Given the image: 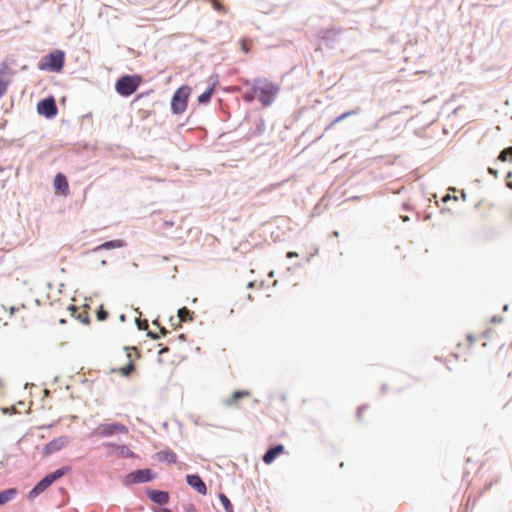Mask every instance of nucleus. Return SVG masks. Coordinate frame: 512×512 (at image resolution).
<instances>
[{
  "instance_id": "nucleus-1",
  "label": "nucleus",
  "mask_w": 512,
  "mask_h": 512,
  "mask_svg": "<svg viewBox=\"0 0 512 512\" xmlns=\"http://www.w3.org/2000/svg\"><path fill=\"white\" fill-rule=\"evenodd\" d=\"M251 91L252 94L245 96V99L251 101L257 98L264 107H267L280 92V86L266 78H256L252 83Z\"/></svg>"
},
{
  "instance_id": "nucleus-2",
  "label": "nucleus",
  "mask_w": 512,
  "mask_h": 512,
  "mask_svg": "<svg viewBox=\"0 0 512 512\" xmlns=\"http://www.w3.org/2000/svg\"><path fill=\"white\" fill-rule=\"evenodd\" d=\"M65 54L61 50H54L44 56L38 64L39 70L60 72L63 69Z\"/></svg>"
},
{
  "instance_id": "nucleus-3",
  "label": "nucleus",
  "mask_w": 512,
  "mask_h": 512,
  "mask_svg": "<svg viewBox=\"0 0 512 512\" xmlns=\"http://www.w3.org/2000/svg\"><path fill=\"white\" fill-rule=\"evenodd\" d=\"M141 83V77L138 75H125L119 78L115 84L118 94L124 97L132 95Z\"/></svg>"
},
{
  "instance_id": "nucleus-4",
  "label": "nucleus",
  "mask_w": 512,
  "mask_h": 512,
  "mask_svg": "<svg viewBox=\"0 0 512 512\" xmlns=\"http://www.w3.org/2000/svg\"><path fill=\"white\" fill-rule=\"evenodd\" d=\"M190 94L191 89L187 85H183L175 91L171 99V110L174 114H182L186 111Z\"/></svg>"
},
{
  "instance_id": "nucleus-5",
  "label": "nucleus",
  "mask_w": 512,
  "mask_h": 512,
  "mask_svg": "<svg viewBox=\"0 0 512 512\" xmlns=\"http://www.w3.org/2000/svg\"><path fill=\"white\" fill-rule=\"evenodd\" d=\"M15 64V60L11 58H6L0 63V98L7 92L8 85L15 75Z\"/></svg>"
},
{
  "instance_id": "nucleus-6",
  "label": "nucleus",
  "mask_w": 512,
  "mask_h": 512,
  "mask_svg": "<svg viewBox=\"0 0 512 512\" xmlns=\"http://www.w3.org/2000/svg\"><path fill=\"white\" fill-rule=\"evenodd\" d=\"M68 468H60L45 476L30 492L29 498L34 499L44 492L55 480L61 478L68 472Z\"/></svg>"
},
{
  "instance_id": "nucleus-7",
  "label": "nucleus",
  "mask_w": 512,
  "mask_h": 512,
  "mask_svg": "<svg viewBox=\"0 0 512 512\" xmlns=\"http://www.w3.org/2000/svg\"><path fill=\"white\" fill-rule=\"evenodd\" d=\"M118 433L126 434L128 433V428L121 423L100 424L96 429H94L92 435L97 437H109Z\"/></svg>"
},
{
  "instance_id": "nucleus-8",
  "label": "nucleus",
  "mask_w": 512,
  "mask_h": 512,
  "mask_svg": "<svg viewBox=\"0 0 512 512\" xmlns=\"http://www.w3.org/2000/svg\"><path fill=\"white\" fill-rule=\"evenodd\" d=\"M37 111L40 115L47 118L54 117L58 112L54 98L49 97L39 101L37 104Z\"/></svg>"
},
{
  "instance_id": "nucleus-9",
  "label": "nucleus",
  "mask_w": 512,
  "mask_h": 512,
  "mask_svg": "<svg viewBox=\"0 0 512 512\" xmlns=\"http://www.w3.org/2000/svg\"><path fill=\"white\" fill-rule=\"evenodd\" d=\"M153 479L152 473L149 469H142L134 471L125 477L124 483L126 485L145 483Z\"/></svg>"
},
{
  "instance_id": "nucleus-10",
  "label": "nucleus",
  "mask_w": 512,
  "mask_h": 512,
  "mask_svg": "<svg viewBox=\"0 0 512 512\" xmlns=\"http://www.w3.org/2000/svg\"><path fill=\"white\" fill-rule=\"evenodd\" d=\"M70 442V439L68 436H60L58 438L53 439L43 449V453L45 455H50L52 453H55L57 451H60L61 449L65 448Z\"/></svg>"
},
{
  "instance_id": "nucleus-11",
  "label": "nucleus",
  "mask_w": 512,
  "mask_h": 512,
  "mask_svg": "<svg viewBox=\"0 0 512 512\" xmlns=\"http://www.w3.org/2000/svg\"><path fill=\"white\" fill-rule=\"evenodd\" d=\"M53 186L55 189V192L62 195L67 196L69 194V184L66 176L62 173L56 174Z\"/></svg>"
},
{
  "instance_id": "nucleus-12",
  "label": "nucleus",
  "mask_w": 512,
  "mask_h": 512,
  "mask_svg": "<svg viewBox=\"0 0 512 512\" xmlns=\"http://www.w3.org/2000/svg\"><path fill=\"white\" fill-rule=\"evenodd\" d=\"M104 447L109 450L110 454H115L119 457H132L133 452L126 446H120L114 443H104Z\"/></svg>"
},
{
  "instance_id": "nucleus-13",
  "label": "nucleus",
  "mask_w": 512,
  "mask_h": 512,
  "mask_svg": "<svg viewBox=\"0 0 512 512\" xmlns=\"http://www.w3.org/2000/svg\"><path fill=\"white\" fill-rule=\"evenodd\" d=\"M187 483L194 488L198 493L205 495L207 493V487L202 479L198 475H187Z\"/></svg>"
},
{
  "instance_id": "nucleus-14",
  "label": "nucleus",
  "mask_w": 512,
  "mask_h": 512,
  "mask_svg": "<svg viewBox=\"0 0 512 512\" xmlns=\"http://www.w3.org/2000/svg\"><path fill=\"white\" fill-rule=\"evenodd\" d=\"M126 245L125 241L122 239H115L108 242H105L97 247H95L92 250L93 254H97L102 250H110V249H116V248H122Z\"/></svg>"
},
{
  "instance_id": "nucleus-15",
  "label": "nucleus",
  "mask_w": 512,
  "mask_h": 512,
  "mask_svg": "<svg viewBox=\"0 0 512 512\" xmlns=\"http://www.w3.org/2000/svg\"><path fill=\"white\" fill-rule=\"evenodd\" d=\"M284 453V446L279 444L271 449H269L263 456V462L265 464H271L276 457Z\"/></svg>"
},
{
  "instance_id": "nucleus-16",
  "label": "nucleus",
  "mask_w": 512,
  "mask_h": 512,
  "mask_svg": "<svg viewBox=\"0 0 512 512\" xmlns=\"http://www.w3.org/2000/svg\"><path fill=\"white\" fill-rule=\"evenodd\" d=\"M149 498L158 504H166L169 501V495L164 491L152 490L148 493Z\"/></svg>"
},
{
  "instance_id": "nucleus-17",
  "label": "nucleus",
  "mask_w": 512,
  "mask_h": 512,
  "mask_svg": "<svg viewBox=\"0 0 512 512\" xmlns=\"http://www.w3.org/2000/svg\"><path fill=\"white\" fill-rule=\"evenodd\" d=\"M249 396H250V393L248 391H235V392H233L231 397L225 401V404L227 406H236L238 404V401L241 398H245V397H249Z\"/></svg>"
},
{
  "instance_id": "nucleus-18",
  "label": "nucleus",
  "mask_w": 512,
  "mask_h": 512,
  "mask_svg": "<svg viewBox=\"0 0 512 512\" xmlns=\"http://www.w3.org/2000/svg\"><path fill=\"white\" fill-rule=\"evenodd\" d=\"M17 495V490L14 488H10L0 492V505H4L5 503L12 500Z\"/></svg>"
},
{
  "instance_id": "nucleus-19",
  "label": "nucleus",
  "mask_w": 512,
  "mask_h": 512,
  "mask_svg": "<svg viewBox=\"0 0 512 512\" xmlns=\"http://www.w3.org/2000/svg\"><path fill=\"white\" fill-rule=\"evenodd\" d=\"M178 317H179V322L180 323L191 321L192 320V313L190 312V310L188 308L183 307V308L178 310Z\"/></svg>"
},
{
  "instance_id": "nucleus-20",
  "label": "nucleus",
  "mask_w": 512,
  "mask_h": 512,
  "mask_svg": "<svg viewBox=\"0 0 512 512\" xmlns=\"http://www.w3.org/2000/svg\"><path fill=\"white\" fill-rule=\"evenodd\" d=\"M213 91H214V88L213 87H210L208 90H206L205 92H203L199 97H198V102L200 104H206L210 101L211 99V96L213 94Z\"/></svg>"
},
{
  "instance_id": "nucleus-21",
  "label": "nucleus",
  "mask_w": 512,
  "mask_h": 512,
  "mask_svg": "<svg viewBox=\"0 0 512 512\" xmlns=\"http://www.w3.org/2000/svg\"><path fill=\"white\" fill-rule=\"evenodd\" d=\"M219 500L222 503V505H223V507H224L226 512H233V506H232L230 500L228 499V497L225 494L221 493L219 495Z\"/></svg>"
},
{
  "instance_id": "nucleus-22",
  "label": "nucleus",
  "mask_w": 512,
  "mask_h": 512,
  "mask_svg": "<svg viewBox=\"0 0 512 512\" xmlns=\"http://www.w3.org/2000/svg\"><path fill=\"white\" fill-rule=\"evenodd\" d=\"M134 369H135V366H134L133 362L130 360L126 366L119 368L118 372L122 376H129L134 371Z\"/></svg>"
},
{
  "instance_id": "nucleus-23",
  "label": "nucleus",
  "mask_w": 512,
  "mask_h": 512,
  "mask_svg": "<svg viewBox=\"0 0 512 512\" xmlns=\"http://www.w3.org/2000/svg\"><path fill=\"white\" fill-rule=\"evenodd\" d=\"M498 159L501 161H507L512 160V147L506 148L501 151L500 155L498 156Z\"/></svg>"
},
{
  "instance_id": "nucleus-24",
  "label": "nucleus",
  "mask_w": 512,
  "mask_h": 512,
  "mask_svg": "<svg viewBox=\"0 0 512 512\" xmlns=\"http://www.w3.org/2000/svg\"><path fill=\"white\" fill-rule=\"evenodd\" d=\"M162 455H163V459L169 463H176V461H177V456L174 452H171V451L163 452Z\"/></svg>"
},
{
  "instance_id": "nucleus-25",
  "label": "nucleus",
  "mask_w": 512,
  "mask_h": 512,
  "mask_svg": "<svg viewBox=\"0 0 512 512\" xmlns=\"http://www.w3.org/2000/svg\"><path fill=\"white\" fill-rule=\"evenodd\" d=\"M107 317H108V313H107V311H105V310L103 309V307L101 306V307H100V309H99V310H98V312H97V319H98L99 321H104V320H106V319H107Z\"/></svg>"
},
{
  "instance_id": "nucleus-26",
  "label": "nucleus",
  "mask_w": 512,
  "mask_h": 512,
  "mask_svg": "<svg viewBox=\"0 0 512 512\" xmlns=\"http://www.w3.org/2000/svg\"><path fill=\"white\" fill-rule=\"evenodd\" d=\"M356 112L355 111H349V112H345L343 114H341L340 116H338L335 120H334V123H338L340 121H342L343 119L355 114Z\"/></svg>"
},
{
  "instance_id": "nucleus-27",
  "label": "nucleus",
  "mask_w": 512,
  "mask_h": 512,
  "mask_svg": "<svg viewBox=\"0 0 512 512\" xmlns=\"http://www.w3.org/2000/svg\"><path fill=\"white\" fill-rule=\"evenodd\" d=\"M368 410V406H361L357 410V417L358 419L362 420L364 416V412Z\"/></svg>"
},
{
  "instance_id": "nucleus-28",
  "label": "nucleus",
  "mask_w": 512,
  "mask_h": 512,
  "mask_svg": "<svg viewBox=\"0 0 512 512\" xmlns=\"http://www.w3.org/2000/svg\"><path fill=\"white\" fill-rule=\"evenodd\" d=\"M136 323H137V326H138V328L140 330H147V328H148L147 320H142V321L141 320H137Z\"/></svg>"
},
{
  "instance_id": "nucleus-29",
  "label": "nucleus",
  "mask_w": 512,
  "mask_h": 512,
  "mask_svg": "<svg viewBox=\"0 0 512 512\" xmlns=\"http://www.w3.org/2000/svg\"><path fill=\"white\" fill-rule=\"evenodd\" d=\"M77 317H78V319H79L82 323H85V324H87V323H88V314H87V312L80 313Z\"/></svg>"
},
{
  "instance_id": "nucleus-30",
  "label": "nucleus",
  "mask_w": 512,
  "mask_h": 512,
  "mask_svg": "<svg viewBox=\"0 0 512 512\" xmlns=\"http://www.w3.org/2000/svg\"><path fill=\"white\" fill-rule=\"evenodd\" d=\"M213 6L218 11H223V6L218 2V0H212Z\"/></svg>"
},
{
  "instance_id": "nucleus-31",
  "label": "nucleus",
  "mask_w": 512,
  "mask_h": 512,
  "mask_svg": "<svg viewBox=\"0 0 512 512\" xmlns=\"http://www.w3.org/2000/svg\"><path fill=\"white\" fill-rule=\"evenodd\" d=\"M186 512H195V507L194 505L192 504H189L186 508H185Z\"/></svg>"
},
{
  "instance_id": "nucleus-32",
  "label": "nucleus",
  "mask_w": 512,
  "mask_h": 512,
  "mask_svg": "<svg viewBox=\"0 0 512 512\" xmlns=\"http://www.w3.org/2000/svg\"><path fill=\"white\" fill-rule=\"evenodd\" d=\"M297 256H298V254L296 252L290 251V252L287 253V257L288 258H293V257H297Z\"/></svg>"
},
{
  "instance_id": "nucleus-33",
  "label": "nucleus",
  "mask_w": 512,
  "mask_h": 512,
  "mask_svg": "<svg viewBox=\"0 0 512 512\" xmlns=\"http://www.w3.org/2000/svg\"><path fill=\"white\" fill-rule=\"evenodd\" d=\"M148 336H149V337H151V338H153V339H158V338H159V335L154 334V333H152V332H148Z\"/></svg>"
},
{
  "instance_id": "nucleus-34",
  "label": "nucleus",
  "mask_w": 512,
  "mask_h": 512,
  "mask_svg": "<svg viewBox=\"0 0 512 512\" xmlns=\"http://www.w3.org/2000/svg\"><path fill=\"white\" fill-rule=\"evenodd\" d=\"M168 350H169V349H168L167 347L162 348V349L159 351V356H161L163 353L168 352Z\"/></svg>"
},
{
  "instance_id": "nucleus-35",
  "label": "nucleus",
  "mask_w": 512,
  "mask_h": 512,
  "mask_svg": "<svg viewBox=\"0 0 512 512\" xmlns=\"http://www.w3.org/2000/svg\"><path fill=\"white\" fill-rule=\"evenodd\" d=\"M156 512H172V511L167 508H159L158 510H156Z\"/></svg>"
},
{
  "instance_id": "nucleus-36",
  "label": "nucleus",
  "mask_w": 512,
  "mask_h": 512,
  "mask_svg": "<svg viewBox=\"0 0 512 512\" xmlns=\"http://www.w3.org/2000/svg\"><path fill=\"white\" fill-rule=\"evenodd\" d=\"M160 333H161V335H163V336H164V335H166V334H167V330H166L164 327H161V328H160Z\"/></svg>"
},
{
  "instance_id": "nucleus-37",
  "label": "nucleus",
  "mask_w": 512,
  "mask_h": 512,
  "mask_svg": "<svg viewBox=\"0 0 512 512\" xmlns=\"http://www.w3.org/2000/svg\"><path fill=\"white\" fill-rule=\"evenodd\" d=\"M489 173H490V174H493L494 176H496V175H497V172H496V171H494V170H493V169H491V168H489Z\"/></svg>"
},
{
  "instance_id": "nucleus-38",
  "label": "nucleus",
  "mask_w": 512,
  "mask_h": 512,
  "mask_svg": "<svg viewBox=\"0 0 512 512\" xmlns=\"http://www.w3.org/2000/svg\"><path fill=\"white\" fill-rule=\"evenodd\" d=\"M242 48H243V50L245 51V53H247V52H248V48H247V46H245V43H243V44H242Z\"/></svg>"
},
{
  "instance_id": "nucleus-39",
  "label": "nucleus",
  "mask_w": 512,
  "mask_h": 512,
  "mask_svg": "<svg viewBox=\"0 0 512 512\" xmlns=\"http://www.w3.org/2000/svg\"><path fill=\"white\" fill-rule=\"evenodd\" d=\"M106 263H107V262H106V260H105V259H102V260H101V265H106Z\"/></svg>"
},
{
  "instance_id": "nucleus-40",
  "label": "nucleus",
  "mask_w": 512,
  "mask_h": 512,
  "mask_svg": "<svg viewBox=\"0 0 512 512\" xmlns=\"http://www.w3.org/2000/svg\"><path fill=\"white\" fill-rule=\"evenodd\" d=\"M120 320H121V321H124V320H125V316H124V315H121V316H120Z\"/></svg>"
},
{
  "instance_id": "nucleus-41",
  "label": "nucleus",
  "mask_w": 512,
  "mask_h": 512,
  "mask_svg": "<svg viewBox=\"0 0 512 512\" xmlns=\"http://www.w3.org/2000/svg\"><path fill=\"white\" fill-rule=\"evenodd\" d=\"M468 340H469L470 342H472V341H473V337H472V336H468Z\"/></svg>"
},
{
  "instance_id": "nucleus-42",
  "label": "nucleus",
  "mask_w": 512,
  "mask_h": 512,
  "mask_svg": "<svg viewBox=\"0 0 512 512\" xmlns=\"http://www.w3.org/2000/svg\"><path fill=\"white\" fill-rule=\"evenodd\" d=\"M252 286H253V283H252V282H250V283L248 284V287H252Z\"/></svg>"
}]
</instances>
